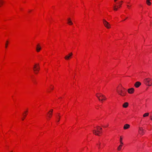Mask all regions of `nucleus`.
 I'll use <instances>...</instances> for the list:
<instances>
[{"label":"nucleus","instance_id":"a878e982","mask_svg":"<svg viewBox=\"0 0 152 152\" xmlns=\"http://www.w3.org/2000/svg\"><path fill=\"white\" fill-rule=\"evenodd\" d=\"M97 94L99 96H100H100H101V94H101L99 93V94Z\"/></svg>","mask_w":152,"mask_h":152},{"label":"nucleus","instance_id":"423d86ee","mask_svg":"<svg viewBox=\"0 0 152 152\" xmlns=\"http://www.w3.org/2000/svg\"><path fill=\"white\" fill-rule=\"evenodd\" d=\"M103 23L104 26L107 28H110V25L105 20H103Z\"/></svg>","mask_w":152,"mask_h":152},{"label":"nucleus","instance_id":"f8f14e48","mask_svg":"<svg viewBox=\"0 0 152 152\" xmlns=\"http://www.w3.org/2000/svg\"><path fill=\"white\" fill-rule=\"evenodd\" d=\"M41 49V47L39 44H38L37 46L36 50L37 52H39Z\"/></svg>","mask_w":152,"mask_h":152},{"label":"nucleus","instance_id":"2f4dec72","mask_svg":"<svg viewBox=\"0 0 152 152\" xmlns=\"http://www.w3.org/2000/svg\"><path fill=\"white\" fill-rule=\"evenodd\" d=\"M152 84V83L151 82V81L150 82V84L151 85Z\"/></svg>","mask_w":152,"mask_h":152},{"label":"nucleus","instance_id":"4be33fe9","mask_svg":"<svg viewBox=\"0 0 152 152\" xmlns=\"http://www.w3.org/2000/svg\"><path fill=\"white\" fill-rule=\"evenodd\" d=\"M58 117H57V119H58V122L59 121V119H60V116L59 115V114H58Z\"/></svg>","mask_w":152,"mask_h":152},{"label":"nucleus","instance_id":"6e6552de","mask_svg":"<svg viewBox=\"0 0 152 152\" xmlns=\"http://www.w3.org/2000/svg\"><path fill=\"white\" fill-rule=\"evenodd\" d=\"M72 55V53H69L68 55L66 56L65 57V58L66 60H68L69 59V58Z\"/></svg>","mask_w":152,"mask_h":152},{"label":"nucleus","instance_id":"bb28decb","mask_svg":"<svg viewBox=\"0 0 152 152\" xmlns=\"http://www.w3.org/2000/svg\"><path fill=\"white\" fill-rule=\"evenodd\" d=\"M97 145H98L99 146V149L100 148V147H99V146L100 145V143H99V144H97Z\"/></svg>","mask_w":152,"mask_h":152},{"label":"nucleus","instance_id":"c9c22d12","mask_svg":"<svg viewBox=\"0 0 152 152\" xmlns=\"http://www.w3.org/2000/svg\"><path fill=\"white\" fill-rule=\"evenodd\" d=\"M123 2L122 1H121V2L122 3Z\"/></svg>","mask_w":152,"mask_h":152},{"label":"nucleus","instance_id":"6ab92c4d","mask_svg":"<svg viewBox=\"0 0 152 152\" xmlns=\"http://www.w3.org/2000/svg\"><path fill=\"white\" fill-rule=\"evenodd\" d=\"M27 112V111H26L25 112V113L26 114V115L23 114V115L24 117L22 118V120H23L24 119V118H25L26 116V112Z\"/></svg>","mask_w":152,"mask_h":152},{"label":"nucleus","instance_id":"a211bd4d","mask_svg":"<svg viewBox=\"0 0 152 152\" xmlns=\"http://www.w3.org/2000/svg\"><path fill=\"white\" fill-rule=\"evenodd\" d=\"M148 115H149V113H145L143 115V116L144 117H145L148 116Z\"/></svg>","mask_w":152,"mask_h":152},{"label":"nucleus","instance_id":"ddd939ff","mask_svg":"<svg viewBox=\"0 0 152 152\" xmlns=\"http://www.w3.org/2000/svg\"><path fill=\"white\" fill-rule=\"evenodd\" d=\"M67 23L69 25H72L73 24V23L71 21L70 18H68L67 19Z\"/></svg>","mask_w":152,"mask_h":152},{"label":"nucleus","instance_id":"b1692460","mask_svg":"<svg viewBox=\"0 0 152 152\" xmlns=\"http://www.w3.org/2000/svg\"><path fill=\"white\" fill-rule=\"evenodd\" d=\"M8 43V41H7L6 43V45H5V48H7V47Z\"/></svg>","mask_w":152,"mask_h":152},{"label":"nucleus","instance_id":"4468645a","mask_svg":"<svg viewBox=\"0 0 152 152\" xmlns=\"http://www.w3.org/2000/svg\"><path fill=\"white\" fill-rule=\"evenodd\" d=\"M128 106V103L127 102L125 103L123 105V107L124 108H126Z\"/></svg>","mask_w":152,"mask_h":152},{"label":"nucleus","instance_id":"9d476101","mask_svg":"<svg viewBox=\"0 0 152 152\" xmlns=\"http://www.w3.org/2000/svg\"><path fill=\"white\" fill-rule=\"evenodd\" d=\"M141 85V83L139 81L136 82L134 84V86L136 88H138Z\"/></svg>","mask_w":152,"mask_h":152},{"label":"nucleus","instance_id":"72a5a7b5","mask_svg":"<svg viewBox=\"0 0 152 152\" xmlns=\"http://www.w3.org/2000/svg\"><path fill=\"white\" fill-rule=\"evenodd\" d=\"M51 89L53 90V88H50Z\"/></svg>","mask_w":152,"mask_h":152},{"label":"nucleus","instance_id":"5701e85b","mask_svg":"<svg viewBox=\"0 0 152 152\" xmlns=\"http://www.w3.org/2000/svg\"><path fill=\"white\" fill-rule=\"evenodd\" d=\"M49 115L48 116V117L50 118L51 117V116L52 115V113H49Z\"/></svg>","mask_w":152,"mask_h":152},{"label":"nucleus","instance_id":"cd10ccee","mask_svg":"<svg viewBox=\"0 0 152 152\" xmlns=\"http://www.w3.org/2000/svg\"><path fill=\"white\" fill-rule=\"evenodd\" d=\"M53 111V110H51L49 111V112H51V113H52Z\"/></svg>","mask_w":152,"mask_h":152},{"label":"nucleus","instance_id":"412c9836","mask_svg":"<svg viewBox=\"0 0 152 152\" xmlns=\"http://www.w3.org/2000/svg\"><path fill=\"white\" fill-rule=\"evenodd\" d=\"M116 7V6H115L113 8V9L115 11H117L118 10V8Z\"/></svg>","mask_w":152,"mask_h":152},{"label":"nucleus","instance_id":"c85d7f7f","mask_svg":"<svg viewBox=\"0 0 152 152\" xmlns=\"http://www.w3.org/2000/svg\"><path fill=\"white\" fill-rule=\"evenodd\" d=\"M121 6V5H120L118 6H117L118 7L120 8Z\"/></svg>","mask_w":152,"mask_h":152},{"label":"nucleus","instance_id":"c756f323","mask_svg":"<svg viewBox=\"0 0 152 152\" xmlns=\"http://www.w3.org/2000/svg\"><path fill=\"white\" fill-rule=\"evenodd\" d=\"M99 126H97V127H96V128H97V130H98V128H99Z\"/></svg>","mask_w":152,"mask_h":152},{"label":"nucleus","instance_id":"7ed1b4c3","mask_svg":"<svg viewBox=\"0 0 152 152\" xmlns=\"http://www.w3.org/2000/svg\"><path fill=\"white\" fill-rule=\"evenodd\" d=\"M152 81V79L150 78H148L145 79L144 80V82L146 85L149 86H151L150 84V82Z\"/></svg>","mask_w":152,"mask_h":152},{"label":"nucleus","instance_id":"f704fd0d","mask_svg":"<svg viewBox=\"0 0 152 152\" xmlns=\"http://www.w3.org/2000/svg\"><path fill=\"white\" fill-rule=\"evenodd\" d=\"M151 119L152 120V117L151 118Z\"/></svg>","mask_w":152,"mask_h":152},{"label":"nucleus","instance_id":"39448f33","mask_svg":"<svg viewBox=\"0 0 152 152\" xmlns=\"http://www.w3.org/2000/svg\"><path fill=\"white\" fill-rule=\"evenodd\" d=\"M123 138L121 136L120 137V144H121L119 145V146L117 148V150L118 151H120L121 149V148L123 146V145L124 143L123 142H122Z\"/></svg>","mask_w":152,"mask_h":152},{"label":"nucleus","instance_id":"aec40b11","mask_svg":"<svg viewBox=\"0 0 152 152\" xmlns=\"http://www.w3.org/2000/svg\"><path fill=\"white\" fill-rule=\"evenodd\" d=\"M96 97L98 98V99L99 101H101V99L100 98V96H99V95L96 94Z\"/></svg>","mask_w":152,"mask_h":152},{"label":"nucleus","instance_id":"7c9ffc66","mask_svg":"<svg viewBox=\"0 0 152 152\" xmlns=\"http://www.w3.org/2000/svg\"><path fill=\"white\" fill-rule=\"evenodd\" d=\"M152 84V83L151 82V81L150 82V84L151 85Z\"/></svg>","mask_w":152,"mask_h":152},{"label":"nucleus","instance_id":"393cba45","mask_svg":"<svg viewBox=\"0 0 152 152\" xmlns=\"http://www.w3.org/2000/svg\"><path fill=\"white\" fill-rule=\"evenodd\" d=\"M127 7H128V8L129 9H130L131 6H130L129 5H127Z\"/></svg>","mask_w":152,"mask_h":152},{"label":"nucleus","instance_id":"f257e3e1","mask_svg":"<svg viewBox=\"0 0 152 152\" xmlns=\"http://www.w3.org/2000/svg\"><path fill=\"white\" fill-rule=\"evenodd\" d=\"M117 91L119 95L122 96H125L126 93V89L122 87L119 88L117 89Z\"/></svg>","mask_w":152,"mask_h":152},{"label":"nucleus","instance_id":"f03ea898","mask_svg":"<svg viewBox=\"0 0 152 152\" xmlns=\"http://www.w3.org/2000/svg\"><path fill=\"white\" fill-rule=\"evenodd\" d=\"M33 70L35 73L37 74L39 70V64H35L33 67Z\"/></svg>","mask_w":152,"mask_h":152},{"label":"nucleus","instance_id":"dca6fc26","mask_svg":"<svg viewBox=\"0 0 152 152\" xmlns=\"http://www.w3.org/2000/svg\"><path fill=\"white\" fill-rule=\"evenodd\" d=\"M101 96L103 98V99H102L101 101H102L103 100H106V97L103 95V94H101Z\"/></svg>","mask_w":152,"mask_h":152},{"label":"nucleus","instance_id":"1a4fd4ad","mask_svg":"<svg viewBox=\"0 0 152 152\" xmlns=\"http://www.w3.org/2000/svg\"><path fill=\"white\" fill-rule=\"evenodd\" d=\"M139 132L140 134H143L144 133L143 129L142 127H139Z\"/></svg>","mask_w":152,"mask_h":152},{"label":"nucleus","instance_id":"e433bc0d","mask_svg":"<svg viewBox=\"0 0 152 152\" xmlns=\"http://www.w3.org/2000/svg\"><path fill=\"white\" fill-rule=\"evenodd\" d=\"M10 152H12V151H11Z\"/></svg>","mask_w":152,"mask_h":152},{"label":"nucleus","instance_id":"2eb2a0df","mask_svg":"<svg viewBox=\"0 0 152 152\" xmlns=\"http://www.w3.org/2000/svg\"><path fill=\"white\" fill-rule=\"evenodd\" d=\"M150 0H146V3L147 4H148V5H150L151 4V2L150 1Z\"/></svg>","mask_w":152,"mask_h":152},{"label":"nucleus","instance_id":"f3484780","mask_svg":"<svg viewBox=\"0 0 152 152\" xmlns=\"http://www.w3.org/2000/svg\"><path fill=\"white\" fill-rule=\"evenodd\" d=\"M4 2L3 0H0V7H1Z\"/></svg>","mask_w":152,"mask_h":152},{"label":"nucleus","instance_id":"9b49d317","mask_svg":"<svg viewBox=\"0 0 152 152\" xmlns=\"http://www.w3.org/2000/svg\"><path fill=\"white\" fill-rule=\"evenodd\" d=\"M130 126L129 124H125L124 126V129H126L129 128Z\"/></svg>","mask_w":152,"mask_h":152},{"label":"nucleus","instance_id":"0eeeda50","mask_svg":"<svg viewBox=\"0 0 152 152\" xmlns=\"http://www.w3.org/2000/svg\"><path fill=\"white\" fill-rule=\"evenodd\" d=\"M128 92L129 94H132L134 93V89L133 88H131L128 89Z\"/></svg>","mask_w":152,"mask_h":152},{"label":"nucleus","instance_id":"473e14b6","mask_svg":"<svg viewBox=\"0 0 152 152\" xmlns=\"http://www.w3.org/2000/svg\"><path fill=\"white\" fill-rule=\"evenodd\" d=\"M152 84V83L151 82V81L150 82V84L151 85Z\"/></svg>","mask_w":152,"mask_h":152},{"label":"nucleus","instance_id":"20e7f679","mask_svg":"<svg viewBox=\"0 0 152 152\" xmlns=\"http://www.w3.org/2000/svg\"><path fill=\"white\" fill-rule=\"evenodd\" d=\"M102 129L101 128H100L99 130H93V133L95 135L97 136H100V134L101 133V132L100 130Z\"/></svg>","mask_w":152,"mask_h":152}]
</instances>
